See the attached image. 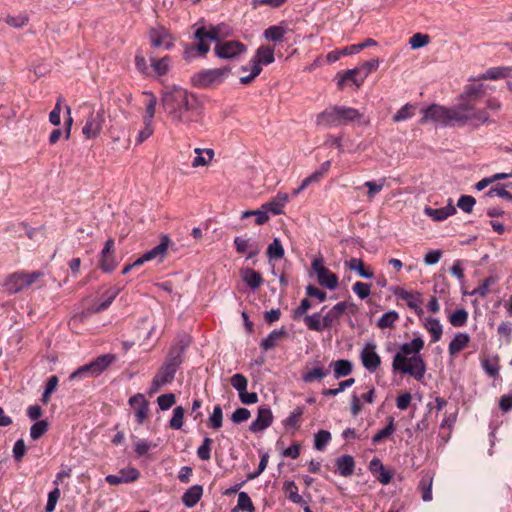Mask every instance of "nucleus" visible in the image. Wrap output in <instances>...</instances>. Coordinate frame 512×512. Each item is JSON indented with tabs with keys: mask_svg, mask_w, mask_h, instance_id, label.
I'll list each match as a JSON object with an SVG mask.
<instances>
[{
	"mask_svg": "<svg viewBox=\"0 0 512 512\" xmlns=\"http://www.w3.org/2000/svg\"><path fill=\"white\" fill-rule=\"evenodd\" d=\"M484 93L482 84L468 85L460 95V102L451 107L432 104L422 109L421 123L433 122L443 127H470L477 129L489 124V114L485 109L477 107V99Z\"/></svg>",
	"mask_w": 512,
	"mask_h": 512,
	"instance_id": "obj_1",
	"label": "nucleus"
},
{
	"mask_svg": "<svg viewBox=\"0 0 512 512\" xmlns=\"http://www.w3.org/2000/svg\"><path fill=\"white\" fill-rule=\"evenodd\" d=\"M162 105L175 125H190L198 122L202 115L199 98L181 87L166 89L162 94Z\"/></svg>",
	"mask_w": 512,
	"mask_h": 512,
	"instance_id": "obj_2",
	"label": "nucleus"
},
{
	"mask_svg": "<svg viewBox=\"0 0 512 512\" xmlns=\"http://www.w3.org/2000/svg\"><path fill=\"white\" fill-rule=\"evenodd\" d=\"M423 347L424 340L421 337H416L411 342L403 343L393 357V371L410 375L418 381L423 379L426 372V364L420 354Z\"/></svg>",
	"mask_w": 512,
	"mask_h": 512,
	"instance_id": "obj_3",
	"label": "nucleus"
},
{
	"mask_svg": "<svg viewBox=\"0 0 512 512\" xmlns=\"http://www.w3.org/2000/svg\"><path fill=\"white\" fill-rule=\"evenodd\" d=\"M363 115L355 108L334 105L327 107L317 114L316 125L324 127L345 126L354 122H361Z\"/></svg>",
	"mask_w": 512,
	"mask_h": 512,
	"instance_id": "obj_4",
	"label": "nucleus"
},
{
	"mask_svg": "<svg viewBox=\"0 0 512 512\" xmlns=\"http://www.w3.org/2000/svg\"><path fill=\"white\" fill-rule=\"evenodd\" d=\"M116 360L113 354H103L93 361L79 367L69 376L70 380H82L85 378H95L102 374Z\"/></svg>",
	"mask_w": 512,
	"mask_h": 512,
	"instance_id": "obj_5",
	"label": "nucleus"
},
{
	"mask_svg": "<svg viewBox=\"0 0 512 512\" xmlns=\"http://www.w3.org/2000/svg\"><path fill=\"white\" fill-rule=\"evenodd\" d=\"M185 345L174 346L170 349L166 361L159 369L156 376L165 384L172 382L177 372V369L183 362L182 355L184 353Z\"/></svg>",
	"mask_w": 512,
	"mask_h": 512,
	"instance_id": "obj_6",
	"label": "nucleus"
},
{
	"mask_svg": "<svg viewBox=\"0 0 512 512\" xmlns=\"http://www.w3.org/2000/svg\"><path fill=\"white\" fill-rule=\"evenodd\" d=\"M230 67L201 70L194 74L192 82L195 86L201 88L211 87L215 84L222 83L230 74Z\"/></svg>",
	"mask_w": 512,
	"mask_h": 512,
	"instance_id": "obj_7",
	"label": "nucleus"
},
{
	"mask_svg": "<svg viewBox=\"0 0 512 512\" xmlns=\"http://www.w3.org/2000/svg\"><path fill=\"white\" fill-rule=\"evenodd\" d=\"M246 50V46L238 40L218 41L214 46V53L220 59H234Z\"/></svg>",
	"mask_w": 512,
	"mask_h": 512,
	"instance_id": "obj_8",
	"label": "nucleus"
},
{
	"mask_svg": "<svg viewBox=\"0 0 512 512\" xmlns=\"http://www.w3.org/2000/svg\"><path fill=\"white\" fill-rule=\"evenodd\" d=\"M312 269L317 275L318 283L330 290L338 285V277L323 265L322 258H315L312 261Z\"/></svg>",
	"mask_w": 512,
	"mask_h": 512,
	"instance_id": "obj_9",
	"label": "nucleus"
},
{
	"mask_svg": "<svg viewBox=\"0 0 512 512\" xmlns=\"http://www.w3.org/2000/svg\"><path fill=\"white\" fill-rule=\"evenodd\" d=\"M104 121H105V113H104L103 109H100L96 112H92L88 116V118L82 128L83 135L87 139L96 138L102 130Z\"/></svg>",
	"mask_w": 512,
	"mask_h": 512,
	"instance_id": "obj_10",
	"label": "nucleus"
},
{
	"mask_svg": "<svg viewBox=\"0 0 512 512\" xmlns=\"http://www.w3.org/2000/svg\"><path fill=\"white\" fill-rule=\"evenodd\" d=\"M376 345L367 342L360 353L362 365L371 373L375 372L381 364V358L376 353Z\"/></svg>",
	"mask_w": 512,
	"mask_h": 512,
	"instance_id": "obj_11",
	"label": "nucleus"
},
{
	"mask_svg": "<svg viewBox=\"0 0 512 512\" xmlns=\"http://www.w3.org/2000/svg\"><path fill=\"white\" fill-rule=\"evenodd\" d=\"M150 41L153 47H164L170 50L173 47V40L168 30L163 26L151 28L149 31Z\"/></svg>",
	"mask_w": 512,
	"mask_h": 512,
	"instance_id": "obj_12",
	"label": "nucleus"
},
{
	"mask_svg": "<svg viewBox=\"0 0 512 512\" xmlns=\"http://www.w3.org/2000/svg\"><path fill=\"white\" fill-rule=\"evenodd\" d=\"M140 477V472L134 467L121 469L117 474H109L105 477V481L110 485H119L132 483Z\"/></svg>",
	"mask_w": 512,
	"mask_h": 512,
	"instance_id": "obj_13",
	"label": "nucleus"
},
{
	"mask_svg": "<svg viewBox=\"0 0 512 512\" xmlns=\"http://www.w3.org/2000/svg\"><path fill=\"white\" fill-rule=\"evenodd\" d=\"M273 422V414L269 406L263 405L258 408L256 419L251 423L249 429L256 433L267 429Z\"/></svg>",
	"mask_w": 512,
	"mask_h": 512,
	"instance_id": "obj_14",
	"label": "nucleus"
},
{
	"mask_svg": "<svg viewBox=\"0 0 512 512\" xmlns=\"http://www.w3.org/2000/svg\"><path fill=\"white\" fill-rule=\"evenodd\" d=\"M168 243L169 238L167 236H164L158 245L153 247L151 250L145 252L141 257H139L132 263L133 268L141 266L145 262L156 259L158 257L162 259L167 251Z\"/></svg>",
	"mask_w": 512,
	"mask_h": 512,
	"instance_id": "obj_15",
	"label": "nucleus"
},
{
	"mask_svg": "<svg viewBox=\"0 0 512 512\" xmlns=\"http://www.w3.org/2000/svg\"><path fill=\"white\" fill-rule=\"evenodd\" d=\"M129 404L134 408L137 423L142 424L149 413V403L145 396L137 393L129 399Z\"/></svg>",
	"mask_w": 512,
	"mask_h": 512,
	"instance_id": "obj_16",
	"label": "nucleus"
},
{
	"mask_svg": "<svg viewBox=\"0 0 512 512\" xmlns=\"http://www.w3.org/2000/svg\"><path fill=\"white\" fill-rule=\"evenodd\" d=\"M234 245L238 253L246 254L247 259L254 258L261 250L258 242L239 236L234 238Z\"/></svg>",
	"mask_w": 512,
	"mask_h": 512,
	"instance_id": "obj_17",
	"label": "nucleus"
},
{
	"mask_svg": "<svg viewBox=\"0 0 512 512\" xmlns=\"http://www.w3.org/2000/svg\"><path fill=\"white\" fill-rule=\"evenodd\" d=\"M113 252H114V241H113V239H108L105 242V245L101 251V256H100V260H99L100 268L106 273L112 272L116 268L117 264L114 260Z\"/></svg>",
	"mask_w": 512,
	"mask_h": 512,
	"instance_id": "obj_18",
	"label": "nucleus"
},
{
	"mask_svg": "<svg viewBox=\"0 0 512 512\" xmlns=\"http://www.w3.org/2000/svg\"><path fill=\"white\" fill-rule=\"evenodd\" d=\"M397 298L405 301L407 306L414 310L418 315L422 314L423 310L421 308L422 299L419 293H412L405 289H399L395 292Z\"/></svg>",
	"mask_w": 512,
	"mask_h": 512,
	"instance_id": "obj_19",
	"label": "nucleus"
},
{
	"mask_svg": "<svg viewBox=\"0 0 512 512\" xmlns=\"http://www.w3.org/2000/svg\"><path fill=\"white\" fill-rule=\"evenodd\" d=\"M198 43L188 44L185 46L183 57L187 61H191L198 56H205L210 51L209 42H203L201 40H196Z\"/></svg>",
	"mask_w": 512,
	"mask_h": 512,
	"instance_id": "obj_20",
	"label": "nucleus"
},
{
	"mask_svg": "<svg viewBox=\"0 0 512 512\" xmlns=\"http://www.w3.org/2000/svg\"><path fill=\"white\" fill-rule=\"evenodd\" d=\"M433 474L430 471H423L422 476L418 485L419 490L421 491V497L424 502H429L432 500V484H433Z\"/></svg>",
	"mask_w": 512,
	"mask_h": 512,
	"instance_id": "obj_21",
	"label": "nucleus"
},
{
	"mask_svg": "<svg viewBox=\"0 0 512 512\" xmlns=\"http://www.w3.org/2000/svg\"><path fill=\"white\" fill-rule=\"evenodd\" d=\"M336 471L343 477H349L353 474L355 461L350 455H341L335 461Z\"/></svg>",
	"mask_w": 512,
	"mask_h": 512,
	"instance_id": "obj_22",
	"label": "nucleus"
},
{
	"mask_svg": "<svg viewBox=\"0 0 512 512\" xmlns=\"http://www.w3.org/2000/svg\"><path fill=\"white\" fill-rule=\"evenodd\" d=\"M203 495V487L201 485H193L187 489L182 495V502L187 508H193Z\"/></svg>",
	"mask_w": 512,
	"mask_h": 512,
	"instance_id": "obj_23",
	"label": "nucleus"
},
{
	"mask_svg": "<svg viewBox=\"0 0 512 512\" xmlns=\"http://www.w3.org/2000/svg\"><path fill=\"white\" fill-rule=\"evenodd\" d=\"M425 214L431 217L435 221H443L447 219L449 216L456 213V208L450 202L447 206L434 209L431 207H426L424 210Z\"/></svg>",
	"mask_w": 512,
	"mask_h": 512,
	"instance_id": "obj_24",
	"label": "nucleus"
},
{
	"mask_svg": "<svg viewBox=\"0 0 512 512\" xmlns=\"http://www.w3.org/2000/svg\"><path fill=\"white\" fill-rule=\"evenodd\" d=\"M470 336L465 332H458L455 334L448 346V352L454 356L462 351L469 343Z\"/></svg>",
	"mask_w": 512,
	"mask_h": 512,
	"instance_id": "obj_25",
	"label": "nucleus"
},
{
	"mask_svg": "<svg viewBox=\"0 0 512 512\" xmlns=\"http://www.w3.org/2000/svg\"><path fill=\"white\" fill-rule=\"evenodd\" d=\"M288 202V194L278 193L277 196L270 202L263 204V208L273 215H279L282 213V209Z\"/></svg>",
	"mask_w": 512,
	"mask_h": 512,
	"instance_id": "obj_26",
	"label": "nucleus"
},
{
	"mask_svg": "<svg viewBox=\"0 0 512 512\" xmlns=\"http://www.w3.org/2000/svg\"><path fill=\"white\" fill-rule=\"evenodd\" d=\"M195 40H201L203 42L214 41L218 43V41H223L218 35V29L216 25H211L209 30H206L205 27L198 28L194 33Z\"/></svg>",
	"mask_w": 512,
	"mask_h": 512,
	"instance_id": "obj_27",
	"label": "nucleus"
},
{
	"mask_svg": "<svg viewBox=\"0 0 512 512\" xmlns=\"http://www.w3.org/2000/svg\"><path fill=\"white\" fill-rule=\"evenodd\" d=\"M242 280L252 289H258L263 283L262 276L259 272L251 269L245 268L241 271Z\"/></svg>",
	"mask_w": 512,
	"mask_h": 512,
	"instance_id": "obj_28",
	"label": "nucleus"
},
{
	"mask_svg": "<svg viewBox=\"0 0 512 512\" xmlns=\"http://www.w3.org/2000/svg\"><path fill=\"white\" fill-rule=\"evenodd\" d=\"M424 327L431 334V342H438L443 333V327L440 321L436 318L428 317L424 321Z\"/></svg>",
	"mask_w": 512,
	"mask_h": 512,
	"instance_id": "obj_29",
	"label": "nucleus"
},
{
	"mask_svg": "<svg viewBox=\"0 0 512 512\" xmlns=\"http://www.w3.org/2000/svg\"><path fill=\"white\" fill-rule=\"evenodd\" d=\"M305 407L298 406L296 407L291 414L283 420V426L286 430L293 429L295 431L301 425V417L304 414Z\"/></svg>",
	"mask_w": 512,
	"mask_h": 512,
	"instance_id": "obj_30",
	"label": "nucleus"
},
{
	"mask_svg": "<svg viewBox=\"0 0 512 512\" xmlns=\"http://www.w3.org/2000/svg\"><path fill=\"white\" fill-rule=\"evenodd\" d=\"M119 292L120 289L116 287L110 288L107 291H105L104 294L102 295V300L93 307V311L99 313L106 310L112 304V302L117 297Z\"/></svg>",
	"mask_w": 512,
	"mask_h": 512,
	"instance_id": "obj_31",
	"label": "nucleus"
},
{
	"mask_svg": "<svg viewBox=\"0 0 512 512\" xmlns=\"http://www.w3.org/2000/svg\"><path fill=\"white\" fill-rule=\"evenodd\" d=\"M285 335H286V330L284 327H282L280 329H275L272 332H270L267 337L262 339V341L260 343V347L264 351H268V350L274 348L277 345L278 340Z\"/></svg>",
	"mask_w": 512,
	"mask_h": 512,
	"instance_id": "obj_32",
	"label": "nucleus"
},
{
	"mask_svg": "<svg viewBox=\"0 0 512 512\" xmlns=\"http://www.w3.org/2000/svg\"><path fill=\"white\" fill-rule=\"evenodd\" d=\"M361 70L358 67L354 69L346 70L342 75H338L337 85L340 89L343 88L344 84L348 81H351L357 87L362 85L363 82H357L355 79H359L361 77Z\"/></svg>",
	"mask_w": 512,
	"mask_h": 512,
	"instance_id": "obj_33",
	"label": "nucleus"
},
{
	"mask_svg": "<svg viewBox=\"0 0 512 512\" xmlns=\"http://www.w3.org/2000/svg\"><path fill=\"white\" fill-rule=\"evenodd\" d=\"M194 152L197 154L192 161L193 167L205 166L210 163L214 157V151L212 149H201L196 148Z\"/></svg>",
	"mask_w": 512,
	"mask_h": 512,
	"instance_id": "obj_34",
	"label": "nucleus"
},
{
	"mask_svg": "<svg viewBox=\"0 0 512 512\" xmlns=\"http://www.w3.org/2000/svg\"><path fill=\"white\" fill-rule=\"evenodd\" d=\"M345 265L350 270L356 271L362 278L371 279L373 277V272L366 269L363 261L359 258H351L349 261L345 262Z\"/></svg>",
	"mask_w": 512,
	"mask_h": 512,
	"instance_id": "obj_35",
	"label": "nucleus"
},
{
	"mask_svg": "<svg viewBox=\"0 0 512 512\" xmlns=\"http://www.w3.org/2000/svg\"><path fill=\"white\" fill-rule=\"evenodd\" d=\"M512 69L508 67H492L486 70L479 78L484 80H497L510 76Z\"/></svg>",
	"mask_w": 512,
	"mask_h": 512,
	"instance_id": "obj_36",
	"label": "nucleus"
},
{
	"mask_svg": "<svg viewBox=\"0 0 512 512\" xmlns=\"http://www.w3.org/2000/svg\"><path fill=\"white\" fill-rule=\"evenodd\" d=\"M334 369V377L339 379L345 377L352 372V363L346 359H340L330 364Z\"/></svg>",
	"mask_w": 512,
	"mask_h": 512,
	"instance_id": "obj_37",
	"label": "nucleus"
},
{
	"mask_svg": "<svg viewBox=\"0 0 512 512\" xmlns=\"http://www.w3.org/2000/svg\"><path fill=\"white\" fill-rule=\"evenodd\" d=\"M5 287L11 294H15L23 290L24 283L21 278V272L11 274L5 281Z\"/></svg>",
	"mask_w": 512,
	"mask_h": 512,
	"instance_id": "obj_38",
	"label": "nucleus"
},
{
	"mask_svg": "<svg viewBox=\"0 0 512 512\" xmlns=\"http://www.w3.org/2000/svg\"><path fill=\"white\" fill-rule=\"evenodd\" d=\"M259 64L269 65L274 62V50L268 46H260L253 57Z\"/></svg>",
	"mask_w": 512,
	"mask_h": 512,
	"instance_id": "obj_39",
	"label": "nucleus"
},
{
	"mask_svg": "<svg viewBox=\"0 0 512 512\" xmlns=\"http://www.w3.org/2000/svg\"><path fill=\"white\" fill-rule=\"evenodd\" d=\"M303 321L306 327L311 331L321 332L324 330L322 323L321 313H313L312 315H305Z\"/></svg>",
	"mask_w": 512,
	"mask_h": 512,
	"instance_id": "obj_40",
	"label": "nucleus"
},
{
	"mask_svg": "<svg viewBox=\"0 0 512 512\" xmlns=\"http://www.w3.org/2000/svg\"><path fill=\"white\" fill-rule=\"evenodd\" d=\"M286 34V28L280 25H273L264 31V37L273 42H280Z\"/></svg>",
	"mask_w": 512,
	"mask_h": 512,
	"instance_id": "obj_41",
	"label": "nucleus"
},
{
	"mask_svg": "<svg viewBox=\"0 0 512 512\" xmlns=\"http://www.w3.org/2000/svg\"><path fill=\"white\" fill-rule=\"evenodd\" d=\"M380 61L378 58L371 59L362 63L358 68L361 70V77L359 79H355L357 82H364V80L368 77V75L377 70L379 67Z\"/></svg>",
	"mask_w": 512,
	"mask_h": 512,
	"instance_id": "obj_42",
	"label": "nucleus"
},
{
	"mask_svg": "<svg viewBox=\"0 0 512 512\" xmlns=\"http://www.w3.org/2000/svg\"><path fill=\"white\" fill-rule=\"evenodd\" d=\"M395 431L394 418L390 417L388 419V424L381 430H379L373 437L372 443L377 444L385 438L390 437Z\"/></svg>",
	"mask_w": 512,
	"mask_h": 512,
	"instance_id": "obj_43",
	"label": "nucleus"
},
{
	"mask_svg": "<svg viewBox=\"0 0 512 512\" xmlns=\"http://www.w3.org/2000/svg\"><path fill=\"white\" fill-rule=\"evenodd\" d=\"M284 489L288 494V499L291 502L300 505L305 504L303 497L298 493V487L293 481L286 482L284 485Z\"/></svg>",
	"mask_w": 512,
	"mask_h": 512,
	"instance_id": "obj_44",
	"label": "nucleus"
},
{
	"mask_svg": "<svg viewBox=\"0 0 512 512\" xmlns=\"http://www.w3.org/2000/svg\"><path fill=\"white\" fill-rule=\"evenodd\" d=\"M329 371L322 367H315L302 375V379L306 383H311L316 380H321L328 375Z\"/></svg>",
	"mask_w": 512,
	"mask_h": 512,
	"instance_id": "obj_45",
	"label": "nucleus"
},
{
	"mask_svg": "<svg viewBox=\"0 0 512 512\" xmlns=\"http://www.w3.org/2000/svg\"><path fill=\"white\" fill-rule=\"evenodd\" d=\"M239 510L247 512L254 511L252 500L246 492H240L238 494L237 506L233 509V512H238Z\"/></svg>",
	"mask_w": 512,
	"mask_h": 512,
	"instance_id": "obj_46",
	"label": "nucleus"
},
{
	"mask_svg": "<svg viewBox=\"0 0 512 512\" xmlns=\"http://www.w3.org/2000/svg\"><path fill=\"white\" fill-rule=\"evenodd\" d=\"M398 319L399 314L396 311H388L378 319L377 326L380 329L391 328Z\"/></svg>",
	"mask_w": 512,
	"mask_h": 512,
	"instance_id": "obj_47",
	"label": "nucleus"
},
{
	"mask_svg": "<svg viewBox=\"0 0 512 512\" xmlns=\"http://www.w3.org/2000/svg\"><path fill=\"white\" fill-rule=\"evenodd\" d=\"M144 95L148 97V100L146 102V113L144 116V121L152 122V119L155 115L156 105H157V98L156 96L150 92L145 91Z\"/></svg>",
	"mask_w": 512,
	"mask_h": 512,
	"instance_id": "obj_48",
	"label": "nucleus"
},
{
	"mask_svg": "<svg viewBox=\"0 0 512 512\" xmlns=\"http://www.w3.org/2000/svg\"><path fill=\"white\" fill-rule=\"evenodd\" d=\"M468 320V312L464 308L457 309L449 316V322L454 327H463Z\"/></svg>",
	"mask_w": 512,
	"mask_h": 512,
	"instance_id": "obj_49",
	"label": "nucleus"
},
{
	"mask_svg": "<svg viewBox=\"0 0 512 512\" xmlns=\"http://www.w3.org/2000/svg\"><path fill=\"white\" fill-rule=\"evenodd\" d=\"M58 382H59V379L55 375L50 376L47 379L45 390H44V392L42 394V397H41V401L44 404H47L50 401V396L56 390V388L58 386Z\"/></svg>",
	"mask_w": 512,
	"mask_h": 512,
	"instance_id": "obj_50",
	"label": "nucleus"
},
{
	"mask_svg": "<svg viewBox=\"0 0 512 512\" xmlns=\"http://www.w3.org/2000/svg\"><path fill=\"white\" fill-rule=\"evenodd\" d=\"M267 256L270 259H280L284 256V248L278 238H274L273 242L267 248Z\"/></svg>",
	"mask_w": 512,
	"mask_h": 512,
	"instance_id": "obj_51",
	"label": "nucleus"
},
{
	"mask_svg": "<svg viewBox=\"0 0 512 512\" xmlns=\"http://www.w3.org/2000/svg\"><path fill=\"white\" fill-rule=\"evenodd\" d=\"M331 440V434L327 430H320L314 436V447L322 451Z\"/></svg>",
	"mask_w": 512,
	"mask_h": 512,
	"instance_id": "obj_52",
	"label": "nucleus"
},
{
	"mask_svg": "<svg viewBox=\"0 0 512 512\" xmlns=\"http://www.w3.org/2000/svg\"><path fill=\"white\" fill-rule=\"evenodd\" d=\"M481 366L485 373L490 377H496L499 374L498 358L484 359L481 362Z\"/></svg>",
	"mask_w": 512,
	"mask_h": 512,
	"instance_id": "obj_53",
	"label": "nucleus"
},
{
	"mask_svg": "<svg viewBox=\"0 0 512 512\" xmlns=\"http://www.w3.org/2000/svg\"><path fill=\"white\" fill-rule=\"evenodd\" d=\"M250 216L256 217L255 222L257 225H262L269 219V215L263 206L261 209L249 210L242 213V218H248Z\"/></svg>",
	"mask_w": 512,
	"mask_h": 512,
	"instance_id": "obj_54",
	"label": "nucleus"
},
{
	"mask_svg": "<svg viewBox=\"0 0 512 512\" xmlns=\"http://www.w3.org/2000/svg\"><path fill=\"white\" fill-rule=\"evenodd\" d=\"M376 44L377 43H376L375 40L369 38V39L365 40L362 43L353 44V45H350V46H347V47L343 48L342 49V54L343 55L356 54V53H359L364 48L369 47V46H375Z\"/></svg>",
	"mask_w": 512,
	"mask_h": 512,
	"instance_id": "obj_55",
	"label": "nucleus"
},
{
	"mask_svg": "<svg viewBox=\"0 0 512 512\" xmlns=\"http://www.w3.org/2000/svg\"><path fill=\"white\" fill-rule=\"evenodd\" d=\"M495 282H496V279L494 277H487L486 279H484V281H483V283L481 285H479L478 287L473 289L468 294L471 295V296L476 295V296H479L481 298H484L488 294V292H489V287L491 285H493Z\"/></svg>",
	"mask_w": 512,
	"mask_h": 512,
	"instance_id": "obj_56",
	"label": "nucleus"
},
{
	"mask_svg": "<svg viewBox=\"0 0 512 512\" xmlns=\"http://www.w3.org/2000/svg\"><path fill=\"white\" fill-rule=\"evenodd\" d=\"M170 58L168 56L162 57L160 59L151 58V65L154 71L158 75H164L167 73L169 68Z\"/></svg>",
	"mask_w": 512,
	"mask_h": 512,
	"instance_id": "obj_57",
	"label": "nucleus"
},
{
	"mask_svg": "<svg viewBox=\"0 0 512 512\" xmlns=\"http://www.w3.org/2000/svg\"><path fill=\"white\" fill-rule=\"evenodd\" d=\"M48 430V422L40 420L35 422L30 428V436L33 440L41 438Z\"/></svg>",
	"mask_w": 512,
	"mask_h": 512,
	"instance_id": "obj_58",
	"label": "nucleus"
},
{
	"mask_svg": "<svg viewBox=\"0 0 512 512\" xmlns=\"http://www.w3.org/2000/svg\"><path fill=\"white\" fill-rule=\"evenodd\" d=\"M494 196H498L501 198H505L509 201H512V194L505 189V185H496L495 187L490 188L485 194L484 197L492 198Z\"/></svg>",
	"mask_w": 512,
	"mask_h": 512,
	"instance_id": "obj_59",
	"label": "nucleus"
},
{
	"mask_svg": "<svg viewBox=\"0 0 512 512\" xmlns=\"http://www.w3.org/2000/svg\"><path fill=\"white\" fill-rule=\"evenodd\" d=\"M414 110L415 107L413 105L405 104L393 115V121L401 122L410 119L414 115Z\"/></svg>",
	"mask_w": 512,
	"mask_h": 512,
	"instance_id": "obj_60",
	"label": "nucleus"
},
{
	"mask_svg": "<svg viewBox=\"0 0 512 512\" xmlns=\"http://www.w3.org/2000/svg\"><path fill=\"white\" fill-rule=\"evenodd\" d=\"M213 440L211 438L205 437L202 441V444L197 449V456L199 459L207 461L211 458V445Z\"/></svg>",
	"mask_w": 512,
	"mask_h": 512,
	"instance_id": "obj_61",
	"label": "nucleus"
},
{
	"mask_svg": "<svg viewBox=\"0 0 512 512\" xmlns=\"http://www.w3.org/2000/svg\"><path fill=\"white\" fill-rule=\"evenodd\" d=\"M385 181V178H382L378 182L366 181L363 184L364 187L368 188L367 196L369 199H373L383 189Z\"/></svg>",
	"mask_w": 512,
	"mask_h": 512,
	"instance_id": "obj_62",
	"label": "nucleus"
},
{
	"mask_svg": "<svg viewBox=\"0 0 512 512\" xmlns=\"http://www.w3.org/2000/svg\"><path fill=\"white\" fill-rule=\"evenodd\" d=\"M223 422V412L220 405H216L213 408V412L209 417V425L213 429H219Z\"/></svg>",
	"mask_w": 512,
	"mask_h": 512,
	"instance_id": "obj_63",
	"label": "nucleus"
},
{
	"mask_svg": "<svg viewBox=\"0 0 512 512\" xmlns=\"http://www.w3.org/2000/svg\"><path fill=\"white\" fill-rule=\"evenodd\" d=\"M230 382L232 387L238 391V394L244 392L248 386L247 378L241 373L234 374L231 377Z\"/></svg>",
	"mask_w": 512,
	"mask_h": 512,
	"instance_id": "obj_64",
	"label": "nucleus"
}]
</instances>
